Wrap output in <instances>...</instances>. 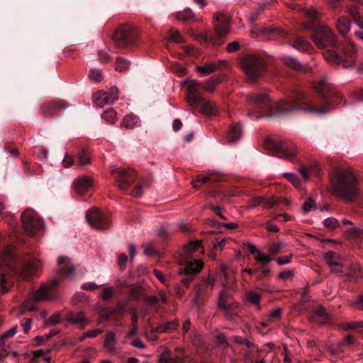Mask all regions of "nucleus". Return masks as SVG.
Listing matches in <instances>:
<instances>
[{
  "mask_svg": "<svg viewBox=\"0 0 363 363\" xmlns=\"http://www.w3.org/2000/svg\"><path fill=\"white\" fill-rule=\"evenodd\" d=\"M101 117L108 123L112 124L116 121V113L113 109H110L105 111L102 114Z\"/></svg>",
  "mask_w": 363,
  "mask_h": 363,
  "instance_id": "obj_38",
  "label": "nucleus"
},
{
  "mask_svg": "<svg viewBox=\"0 0 363 363\" xmlns=\"http://www.w3.org/2000/svg\"><path fill=\"white\" fill-rule=\"evenodd\" d=\"M225 78L224 75L221 76H216L213 77L208 80H206L203 84V89L208 92V93H213L215 89L216 86L221 83L223 79Z\"/></svg>",
  "mask_w": 363,
  "mask_h": 363,
  "instance_id": "obj_28",
  "label": "nucleus"
},
{
  "mask_svg": "<svg viewBox=\"0 0 363 363\" xmlns=\"http://www.w3.org/2000/svg\"><path fill=\"white\" fill-rule=\"evenodd\" d=\"M169 38L172 41L177 43H182L184 40L177 31H172L170 33Z\"/></svg>",
  "mask_w": 363,
  "mask_h": 363,
  "instance_id": "obj_54",
  "label": "nucleus"
},
{
  "mask_svg": "<svg viewBox=\"0 0 363 363\" xmlns=\"http://www.w3.org/2000/svg\"><path fill=\"white\" fill-rule=\"evenodd\" d=\"M200 84L196 80L191 82L187 88V101L193 107H199V111L206 116H213L217 113V106L214 101L201 96L199 90Z\"/></svg>",
  "mask_w": 363,
  "mask_h": 363,
  "instance_id": "obj_4",
  "label": "nucleus"
},
{
  "mask_svg": "<svg viewBox=\"0 0 363 363\" xmlns=\"http://www.w3.org/2000/svg\"><path fill=\"white\" fill-rule=\"evenodd\" d=\"M269 147L274 150L279 157L290 160H294L297 154V149L294 144L288 140H272Z\"/></svg>",
  "mask_w": 363,
  "mask_h": 363,
  "instance_id": "obj_13",
  "label": "nucleus"
},
{
  "mask_svg": "<svg viewBox=\"0 0 363 363\" xmlns=\"http://www.w3.org/2000/svg\"><path fill=\"white\" fill-rule=\"evenodd\" d=\"M349 13L353 18L355 23L357 19H360L358 9L356 7H351L349 10Z\"/></svg>",
  "mask_w": 363,
  "mask_h": 363,
  "instance_id": "obj_62",
  "label": "nucleus"
},
{
  "mask_svg": "<svg viewBox=\"0 0 363 363\" xmlns=\"http://www.w3.org/2000/svg\"><path fill=\"white\" fill-rule=\"evenodd\" d=\"M241 67L248 79L254 82L264 71V65L260 58L254 55H247L241 60Z\"/></svg>",
  "mask_w": 363,
  "mask_h": 363,
  "instance_id": "obj_8",
  "label": "nucleus"
},
{
  "mask_svg": "<svg viewBox=\"0 0 363 363\" xmlns=\"http://www.w3.org/2000/svg\"><path fill=\"white\" fill-rule=\"evenodd\" d=\"M104 347L108 352H116V334L114 332L109 331L107 333L104 341Z\"/></svg>",
  "mask_w": 363,
  "mask_h": 363,
  "instance_id": "obj_27",
  "label": "nucleus"
},
{
  "mask_svg": "<svg viewBox=\"0 0 363 363\" xmlns=\"http://www.w3.org/2000/svg\"><path fill=\"white\" fill-rule=\"evenodd\" d=\"M207 207L211 208V211L214 213V214L219 216L220 218L223 220L227 219L226 217L223 214L221 208L219 206L209 204L207 206Z\"/></svg>",
  "mask_w": 363,
  "mask_h": 363,
  "instance_id": "obj_49",
  "label": "nucleus"
},
{
  "mask_svg": "<svg viewBox=\"0 0 363 363\" xmlns=\"http://www.w3.org/2000/svg\"><path fill=\"white\" fill-rule=\"evenodd\" d=\"M324 225L326 228H328L330 230H333L340 225L339 221L336 218H328L325 219Z\"/></svg>",
  "mask_w": 363,
  "mask_h": 363,
  "instance_id": "obj_45",
  "label": "nucleus"
},
{
  "mask_svg": "<svg viewBox=\"0 0 363 363\" xmlns=\"http://www.w3.org/2000/svg\"><path fill=\"white\" fill-rule=\"evenodd\" d=\"M90 162L89 154L86 151H82L79 155L78 165L84 166Z\"/></svg>",
  "mask_w": 363,
  "mask_h": 363,
  "instance_id": "obj_42",
  "label": "nucleus"
},
{
  "mask_svg": "<svg viewBox=\"0 0 363 363\" xmlns=\"http://www.w3.org/2000/svg\"><path fill=\"white\" fill-rule=\"evenodd\" d=\"M67 321L72 324L80 326H84V325L90 323V320L86 318L84 314L81 311L70 313Z\"/></svg>",
  "mask_w": 363,
  "mask_h": 363,
  "instance_id": "obj_25",
  "label": "nucleus"
},
{
  "mask_svg": "<svg viewBox=\"0 0 363 363\" xmlns=\"http://www.w3.org/2000/svg\"><path fill=\"white\" fill-rule=\"evenodd\" d=\"M333 194L345 200H352L357 194V179L350 169H333L330 173Z\"/></svg>",
  "mask_w": 363,
  "mask_h": 363,
  "instance_id": "obj_3",
  "label": "nucleus"
},
{
  "mask_svg": "<svg viewBox=\"0 0 363 363\" xmlns=\"http://www.w3.org/2000/svg\"><path fill=\"white\" fill-rule=\"evenodd\" d=\"M240 49V45L237 41H233L230 43L227 46L228 52H233Z\"/></svg>",
  "mask_w": 363,
  "mask_h": 363,
  "instance_id": "obj_57",
  "label": "nucleus"
},
{
  "mask_svg": "<svg viewBox=\"0 0 363 363\" xmlns=\"http://www.w3.org/2000/svg\"><path fill=\"white\" fill-rule=\"evenodd\" d=\"M303 210L305 213H308L312 210L317 211H320L321 209H318L314 201L311 198H308L303 205Z\"/></svg>",
  "mask_w": 363,
  "mask_h": 363,
  "instance_id": "obj_39",
  "label": "nucleus"
},
{
  "mask_svg": "<svg viewBox=\"0 0 363 363\" xmlns=\"http://www.w3.org/2000/svg\"><path fill=\"white\" fill-rule=\"evenodd\" d=\"M130 62L122 58H117L116 63V70L123 72L129 68Z\"/></svg>",
  "mask_w": 363,
  "mask_h": 363,
  "instance_id": "obj_41",
  "label": "nucleus"
},
{
  "mask_svg": "<svg viewBox=\"0 0 363 363\" xmlns=\"http://www.w3.org/2000/svg\"><path fill=\"white\" fill-rule=\"evenodd\" d=\"M215 282V279L210 276L203 279L202 283L197 289L193 299L195 305L198 306L202 297L205 295H208L213 290Z\"/></svg>",
  "mask_w": 363,
  "mask_h": 363,
  "instance_id": "obj_17",
  "label": "nucleus"
},
{
  "mask_svg": "<svg viewBox=\"0 0 363 363\" xmlns=\"http://www.w3.org/2000/svg\"><path fill=\"white\" fill-rule=\"evenodd\" d=\"M194 16V13L191 11L187 10L184 12V13H179L177 16L179 20L186 21L190 19Z\"/></svg>",
  "mask_w": 363,
  "mask_h": 363,
  "instance_id": "obj_58",
  "label": "nucleus"
},
{
  "mask_svg": "<svg viewBox=\"0 0 363 363\" xmlns=\"http://www.w3.org/2000/svg\"><path fill=\"white\" fill-rule=\"evenodd\" d=\"M284 177L287 179L291 184L298 188L301 186V182L299 179L296 177V175L291 172H286L283 174Z\"/></svg>",
  "mask_w": 363,
  "mask_h": 363,
  "instance_id": "obj_40",
  "label": "nucleus"
},
{
  "mask_svg": "<svg viewBox=\"0 0 363 363\" xmlns=\"http://www.w3.org/2000/svg\"><path fill=\"white\" fill-rule=\"evenodd\" d=\"M114 294V289L113 287H107L104 289L101 294V297L104 300L108 299L109 298L112 297Z\"/></svg>",
  "mask_w": 363,
  "mask_h": 363,
  "instance_id": "obj_51",
  "label": "nucleus"
},
{
  "mask_svg": "<svg viewBox=\"0 0 363 363\" xmlns=\"http://www.w3.org/2000/svg\"><path fill=\"white\" fill-rule=\"evenodd\" d=\"M1 260V264H3L5 269L0 281L4 293L9 291L5 284L11 276L16 275L24 279H29L36 274L41 265L40 259L32 255H27L21 259H16L10 247L6 248L2 253Z\"/></svg>",
  "mask_w": 363,
  "mask_h": 363,
  "instance_id": "obj_2",
  "label": "nucleus"
},
{
  "mask_svg": "<svg viewBox=\"0 0 363 363\" xmlns=\"http://www.w3.org/2000/svg\"><path fill=\"white\" fill-rule=\"evenodd\" d=\"M118 98V90L116 86L111 87L109 92L103 90L96 92L94 96L96 106L103 107L106 104H113Z\"/></svg>",
  "mask_w": 363,
  "mask_h": 363,
  "instance_id": "obj_15",
  "label": "nucleus"
},
{
  "mask_svg": "<svg viewBox=\"0 0 363 363\" xmlns=\"http://www.w3.org/2000/svg\"><path fill=\"white\" fill-rule=\"evenodd\" d=\"M150 185L147 182L143 181L138 184L132 192V195L135 197H140L149 191Z\"/></svg>",
  "mask_w": 363,
  "mask_h": 363,
  "instance_id": "obj_32",
  "label": "nucleus"
},
{
  "mask_svg": "<svg viewBox=\"0 0 363 363\" xmlns=\"http://www.w3.org/2000/svg\"><path fill=\"white\" fill-rule=\"evenodd\" d=\"M326 263L332 268L334 272H340L343 267L345 259L337 252H328L324 255Z\"/></svg>",
  "mask_w": 363,
  "mask_h": 363,
  "instance_id": "obj_19",
  "label": "nucleus"
},
{
  "mask_svg": "<svg viewBox=\"0 0 363 363\" xmlns=\"http://www.w3.org/2000/svg\"><path fill=\"white\" fill-rule=\"evenodd\" d=\"M62 320L60 314L57 313L51 315L46 321L45 324L48 325H55L60 323Z\"/></svg>",
  "mask_w": 363,
  "mask_h": 363,
  "instance_id": "obj_47",
  "label": "nucleus"
},
{
  "mask_svg": "<svg viewBox=\"0 0 363 363\" xmlns=\"http://www.w3.org/2000/svg\"><path fill=\"white\" fill-rule=\"evenodd\" d=\"M63 165L65 167H69L73 163V159L72 156L66 155L62 160Z\"/></svg>",
  "mask_w": 363,
  "mask_h": 363,
  "instance_id": "obj_63",
  "label": "nucleus"
},
{
  "mask_svg": "<svg viewBox=\"0 0 363 363\" xmlns=\"http://www.w3.org/2000/svg\"><path fill=\"white\" fill-rule=\"evenodd\" d=\"M294 272L291 269H287V270L281 272L277 276L278 279L284 280V281L292 279L294 278Z\"/></svg>",
  "mask_w": 363,
  "mask_h": 363,
  "instance_id": "obj_46",
  "label": "nucleus"
},
{
  "mask_svg": "<svg viewBox=\"0 0 363 363\" xmlns=\"http://www.w3.org/2000/svg\"><path fill=\"white\" fill-rule=\"evenodd\" d=\"M179 323L177 320L167 322L159 325L156 328L155 331L157 333H169L177 328Z\"/></svg>",
  "mask_w": 363,
  "mask_h": 363,
  "instance_id": "obj_30",
  "label": "nucleus"
},
{
  "mask_svg": "<svg viewBox=\"0 0 363 363\" xmlns=\"http://www.w3.org/2000/svg\"><path fill=\"white\" fill-rule=\"evenodd\" d=\"M246 299L247 301L255 305L258 310L260 309V296L258 294L253 291H250L246 294Z\"/></svg>",
  "mask_w": 363,
  "mask_h": 363,
  "instance_id": "obj_35",
  "label": "nucleus"
},
{
  "mask_svg": "<svg viewBox=\"0 0 363 363\" xmlns=\"http://www.w3.org/2000/svg\"><path fill=\"white\" fill-rule=\"evenodd\" d=\"M101 286V285H97L96 283L94 282H86L83 284L81 288L83 290L93 291L99 288Z\"/></svg>",
  "mask_w": 363,
  "mask_h": 363,
  "instance_id": "obj_52",
  "label": "nucleus"
},
{
  "mask_svg": "<svg viewBox=\"0 0 363 363\" xmlns=\"http://www.w3.org/2000/svg\"><path fill=\"white\" fill-rule=\"evenodd\" d=\"M298 171L306 181H308L310 179V169L308 167L301 166L298 168Z\"/></svg>",
  "mask_w": 363,
  "mask_h": 363,
  "instance_id": "obj_50",
  "label": "nucleus"
},
{
  "mask_svg": "<svg viewBox=\"0 0 363 363\" xmlns=\"http://www.w3.org/2000/svg\"><path fill=\"white\" fill-rule=\"evenodd\" d=\"M110 172L116 178L118 187L123 190L126 189L130 186L135 174L131 169L119 167L115 165L110 167Z\"/></svg>",
  "mask_w": 363,
  "mask_h": 363,
  "instance_id": "obj_12",
  "label": "nucleus"
},
{
  "mask_svg": "<svg viewBox=\"0 0 363 363\" xmlns=\"http://www.w3.org/2000/svg\"><path fill=\"white\" fill-rule=\"evenodd\" d=\"M143 289L139 286H131L130 290V298L133 300L139 298L142 294Z\"/></svg>",
  "mask_w": 363,
  "mask_h": 363,
  "instance_id": "obj_44",
  "label": "nucleus"
},
{
  "mask_svg": "<svg viewBox=\"0 0 363 363\" xmlns=\"http://www.w3.org/2000/svg\"><path fill=\"white\" fill-rule=\"evenodd\" d=\"M184 360L182 356H174L169 350H166L160 356V363H182Z\"/></svg>",
  "mask_w": 363,
  "mask_h": 363,
  "instance_id": "obj_26",
  "label": "nucleus"
},
{
  "mask_svg": "<svg viewBox=\"0 0 363 363\" xmlns=\"http://www.w3.org/2000/svg\"><path fill=\"white\" fill-rule=\"evenodd\" d=\"M21 325L25 333H28L30 330L31 320L29 318H23L21 321Z\"/></svg>",
  "mask_w": 363,
  "mask_h": 363,
  "instance_id": "obj_56",
  "label": "nucleus"
},
{
  "mask_svg": "<svg viewBox=\"0 0 363 363\" xmlns=\"http://www.w3.org/2000/svg\"><path fill=\"white\" fill-rule=\"evenodd\" d=\"M312 40L320 49L328 46L337 47L335 36L331 29L327 26H319L312 36Z\"/></svg>",
  "mask_w": 363,
  "mask_h": 363,
  "instance_id": "obj_9",
  "label": "nucleus"
},
{
  "mask_svg": "<svg viewBox=\"0 0 363 363\" xmlns=\"http://www.w3.org/2000/svg\"><path fill=\"white\" fill-rule=\"evenodd\" d=\"M285 247V244L283 242H277L273 243L268 247V251L269 253V256L273 259L272 257L277 255L279 252H281V250Z\"/></svg>",
  "mask_w": 363,
  "mask_h": 363,
  "instance_id": "obj_36",
  "label": "nucleus"
},
{
  "mask_svg": "<svg viewBox=\"0 0 363 363\" xmlns=\"http://www.w3.org/2000/svg\"><path fill=\"white\" fill-rule=\"evenodd\" d=\"M203 263L200 259L185 260L182 270L186 274H195L199 273L203 268Z\"/></svg>",
  "mask_w": 363,
  "mask_h": 363,
  "instance_id": "obj_21",
  "label": "nucleus"
},
{
  "mask_svg": "<svg viewBox=\"0 0 363 363\" xmlns=\"http://www.w3.org/2000/svg\"><path fill=\"white\" fill-rule=\"evenodd\" d=\"M218 306L221 309L225 318L229 320H235L238 315V305L231 303L228 300V294L225 291H222L218 296Z\"/></svg>",
  "mask_w": 363,
  "mask_h": 363,
  "instance_id": "obj_14",
  "label": "nucleus"
},
{
  "mask_svg": "<svg viewBox=\"0 0 363 363\" xmlns=\"http://www.w3.org/2000/svg\"><path fill=\"white\" fill-rule=\"evenodd\" d=\"M277 203L278 201L274 198H265V201L263 203V204H264L265 208H271L277 205Z\"/></svg>",
  "mask_w": 363,
  "mask_h": 363,
  "instance_id": "obj_59",
  "label": "nucleus"
},
{
  "mask_svg": "<svg viewBox=\"0 0 363 363\" xmlns=\"http://www.w3.org/2000/svg\"><path fill=\"white\" fill-rule=\"evenodd\" d=\"M337 29L342 35L345 36L350 30V22L345 17H340L337 21Z\"/></svg>",
  "mask_w": 363,
  "mask_h": 363,
  "instance_id": "obj_29",
  "label": "nucleus"
},
{
  "mask_svg": "<svg viewBox=\"0 0 363 363\" xmlns=\"http://www.w3.org/2000/svg\"><path fill=\"white\" fill-rule=\"evenodd\" d=\"M139 123V118L133 114L125 116L122 121L121 127L126 129L133 128Z\"/></svg>",
  "mask_w": 363,
  "mask_h": 363,
  "instance_id": "obj_31",
  "label": "nucleus"
},
{
  "mask_svg": "<svg viewBox=\"0 0 363 363\" xmlns=\"http://www.w3.org/2000/svg\"><path fill=\"white\" fill-rule=\"evenodd\" d=\"M94 186V182L89 176H82L75 179L72 187L78 194H83L89 191Z\"/></svg>",
  "mask_w": 363,
  "mask_h": 363,
  "instance_id": "obj_18",
  "label": "nucleus"
},
{
  "mask_svg": "<svg viewBox=\"0 0 363 363\" xmlns=\"http://www.w3.org/2000/svg\"><path fill=\"white\" fill-rule=\"evenodd\" d=\"M284 62L291 68L298 70L301 67V63L295 58L290 57H285L284 58Z\"/></svg>",
  "mask_w": 363,
  "mask_h": 363,
  "instance_id": "obj_37",
  "label": "nucleus"
},
{
  "mask_svg": "<svg viewBox=\"0 0 363 363\" xmlns=\"http://www.w3.org/2000/svg\"><path fill=\"white\" fill-rule=\"evenodd\" d=\"M213 23L215 28L214 36H208L206 33L194 35L192 33L194 38L201 43L209 41L215 46L222 45L224 38L229 33L230 18L225 14H218L213 18Z\"/></svg>",
  "mask_w": 363,
  "mask_h": 363,
  "instance_id": "obj_5",
  "label": "nucleus"
},
{
  "mask_svg": "<svg viewBox=\"0 0 363 363\" xmlns=\"http://www.w3.org/2000/svg\"><path fill=\"white\" fill-rule=\"evenodd\" d=\"M16 330H17V328L13 327L11 329H10L9 330L5 332L1 335V340L3 341L4 340H6L7 337L13 336L16 334Z\"/></svg>",
  "mask_w": 363,
  "mask_h": 363,
  "instance_id": "obj_61",
  "label": "nucleus"
},
{
  "mask_svg": "<svg viewBox=\"0 0 363 363\" xmlns=\"http://www.w3.org/2000/svg\"><path fill=\"white\" fill-rule=\"evenodd\" d=\"M242 135V127L238 123H233L229 128L228 133V140L229 142H236L239 140Z\"/></svg>",
  "mask_w": 363,
  "mask_h": 363,
  "instance_id": "obj_23",
  "label": "nucleus"
},
{
  "mask_svg": "<svg viewBox=\"0 0 363 363\" xmlns=\"http://www.w3.org/2000/svg\"><path fill=\"white\" fill-rule=\"evenodd\" d=\"M86 219L91 227L97 230L105 229L108 223V216L97 209L89 210L86 214Z\"/></svg>",
  "mask_w": 363,
  "mask_h": 363,
  "instance_id": "obj_16",
  "label": "nucleus"
},
{
  "mask_svg": "<svg viewBox=\"0 0 363 363\" xmlns=\"http://www.w3.org/2000/svg\"><path fill=\"white\" fill-rule=\"evenodd\" d=\"M247 248L251 254L255 255V259L258 262L264 263L272 260V258L269 255L262 253L252 243H247Z\"/></svg>",
  "mask_w": 363,
  "mask_h": 363,
  "instance_id": "obj_24",
  "label": "nucleus"
},
{
  "mask_svg": "<svg viewBox=\"0 0 363 363\" xmlns=\"http://www.w3.org/2000/svg\"><path fill=\"white\" fill-rule=\"evenodd\" d=\"M315 89L322 97L324 106L322 108L314 107L306 96L298 91H292L287 99H281L275 104L265 94H252L248 96V99L252 106L260 108L262 112L274 111V114L286 113L296 108H303L312 113L324 114L339 103L340 99L330 91L327 77L320 79L315 85Z\"/></svg>",
  "mask_w": 363,
  "mask_h": 363,
  "instance_id": "obj_1",
  "label": "nucleus"
},
{
  "mask_svg": "<svg viewBox=\"0 0 363 363\" xmlns=\"http://www.w3.org/2000/svg\"><path fill=\"white\" fill-rule=\"evenodd\" d=\"M201 242L199 240L190 242L185 248L184 259H188L191 254L198 250Z\"/></svg>",
  "mask_w": 363,
  "mask_h": 363,
  "instance_id": "obj_34",
  "label": "nucleus"
},
{
  "mask_svg": "<svg viewBox=\"0 0 363 363\" xmlns=\"http://www.w3.org/2000/svg\"><path fill=\"white\" fill-rule=\"evenodd\" d=\"M138 325L132 324L131 329L127 333V334L124 337L125 341H127L128 340H129V338L135 336L138 333Z\"/></svg>",
  "mask_w": 363,
  "mask_h": 363,
  "instance_id": "obj_55",
  "label": "nucleus"
},
{
  "mask_svg": "<svg viewBox=\"0 0 363 363\" xmlns=\"http://www.w3.org/2000/svg\"><path fill=\"white\" fill-rule=\"evenodd\" d=\"M21 221L25 230L30 235H35L43 230L41 219L32 209H26L22 213Z\"/></svg>",
  "mask_w": 363,
  "mask_h": 363,
  "instance_id": "obj_10",
  "label": "nucleus"
},
{
  "mask_svg": "<svg viewBox=\"0 0 363 363\" xmlns=\"http://www.w3.org/2000/svg\"><path fill=\"white\" fill-rule=\"evenodd\" d=\"M309 42L306 40L303 39V38H297L294 43H293L292 46L295 49H297L300 51H306L309 48Z\"/></svg>",
  "mask_w": 363,
  "mask_h": 363,
  "instance_id": "obj_33",
  "label": "nucleus"
},
{
  "mask_svg": "<svg viewBox=\"0 0 363 363\" xmlns=\"http://www.w3.org/2000/svg\"><path fill=\"white\" fill-rule=\"evenodd\" d=\"M357 49L350 41H346L341 46V55L335 51L326 50L323 52V57L328 62L338 65H342L344 67H350L355 62Z\"/></svg>",
  "mask_w": 363,
  "mask_h": 363,
  "instance_id": "obj_6",
  "label": "nucleus"
},
{
  "mask_svg": "<svg viewBox=\"0 0 363 363\" xmlns=\"http://www.w3.org/2000/svg\"><path fill=\"white\" fill-rule=\"evenodd\" d=\"M130 345L138 349H145V345L140 337H137L130 342Z\"/></svg>",
  "mask_w": 363,
  "mask_h": 363,
  "instance_id": "obj_53",
  "label": "nucleus"
},
{
  "mask_svg": "<svg viewBox=\"0 0 363 363\" xmlns=\"http://www.w3.org/2000/svg\"><path fill=\"white\" fill-rule=\"evenodd\" d=\"M223 64V61L219 60L217 62H210L202 66H197L196 69L199 72L201 77H204L217 70Z\"/></svg>",
  "mask_w": 363,
  "mask_h": 363,
  "instance_id": "obj_22",
  "label": "nucleus"
},
{
  "mask_svg": "<svg viewBox=\"0 0 363 363\" xmlns=\"http://www.w3.org/2000/svg\"><path fill=\"white\" fill-rule=\"evenodd\" d=\"M157 333H158L155 331V329H152L150 334L145 333V336L147 340L155 342L157 341L158 339V337L156 335Z\"/></svg>",
  "mask_w": 363,
  "mask_h": 363,
  "instance_id": "obj_60",
  "label": "nucleus"
},
{
  "mask_svg": "<svg viewBox=\"0 0 363 363\" xmlns=\"http://www.w3.org/2000/svg\"><path fill=\"white\" fill-rule=\"evenodd\" d=\"M60 283L58 279L53 280L50 285H43L35 292L30 294L27 301L22 307L21 314L25 313L26 311H32L33 308H28V304L30 303H35L45 300H54L58 297L55 288L57 287Z\"/></svg>",
  "mask_w": 363,
  "mask_h": 363,
  "instance_id": "obj_7",
  "label": "nucleus"
},
{
  "mask_svg": "<svg viewBox=\"0 0 363 363\" xmlns=\"http://www.w3.org/2000/svg\"><path fill=\"white\" fill-rule=\"evenodd\" d=\"M57 266L60 274L66 277L71 276L75 269L74 265L67 257H58Z\"/></svg>",
  "mask_w": 363,
  "mask_h": 363,
  "instance_id": "obj_20",
  "label": "nucleus"
},
{
  "mask_svg": "<svg viewBox=\"0 0 363 363\" xmlns=\"http://www.w3.org/2000/svg\"><path fill=\"white\" fill-rule=\"evenodd\" d=\"M137 31L133 27L125 26L118 28L113 34V40L118 48L133 44L137 38Z\"/></svg>",
  "mask_w": 363,
  "mask_h": 363,
  "instance_id": "obj_11",
  "label": "nucleus"
},
{
  "mask_svg": "<svg viewBox=\"0 0 363 363\" xmlns=\"http://www.w3.org/2000/svg\"><path fill=\"white\" fill-rule=\"evenodd\" d=\"M353 306L357 308L363 310V295L360 296L353 303Z\"/></svg>",
  "mask_w": 363,
  "mask_h": 363,
  "instance_id": "obj_64",
  "label": "nucleus"
},
{
  "mask_svg": "<svg viewBox=\"0 0 363 363\" xmlns=\"http://www.w3.org/2000/svg\"><path fill=\"white\" fill-rule=\"evenodd\" d=\"M265 201V197L259 196L254 198L252 201V204H250L249 206H247V209L251 210L257 206H259L260 204H263V203Z\"/></svg>",
  "mask_w": 363,
  "mask_h": 363,
  "instance_id": "obj_48",
  "label": "nucleus"
},
{
  "mask_svg": "<svg viewBox=\"0 0 363 363\" xmlns=\"http://www.w3.org/2000/svg\"><path fill=\"white\" fill-rule=\"evenodd\" d=\"M89 77L93 81L100 82L102 79V72L99 69H91L89 74Z\"/></svg>",
  "mask_w": 363,
  "mask_h": 363,
  "instance_id": "obj_43",
  "label": "nucleus"
}]
</instances>
